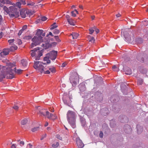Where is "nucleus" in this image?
Returning a JSON list of instances; mask_svg holds the SVG:
<instances>
[{
	"instance_id": "nucleus-61",
	"label": "nucleus",
	"mask_w": 148,
	"mask_h": 148,
	"mask_svg": "<svg viewBox=\"0 0 148 148\" xmlns=\"http://www.w3.org/2000/svg\"><path fill=\"white\" fill-rule=\"evenodd\" d=\"M3 34L2 32H1L0 33V38H1L2 37Z\"/></svg>"
},
{
	"instance_id": "nucleus-3",
	"label": "nucleus",
	"mask_w": 148,
	"mask_h": 148,
	"mask_svg": "<svg viewBox=\"0 0 148 148\" xmlns=\"http://www.w3.org/2000/svg\"><path fill=\"white\" fill-rule=\"evenodd\" d=\"M68 121L73 128L75 127V113L73 111L69 110L67 114Z\"/></svg>"
},
{
	"instance_id": "nucleus-58",
	"label": "nucleus",
	"mask_w": 148,
	"mask_h": 148,
	"mask_svg": "<svg viewBox=\"0 0 148 148\" xmlns=\"http://www.w3.org/2000/svg\"><path fill=\"white\" fill-rule=\"evenodd\" d=\"M2 20V16L0 14V24L1 23V22Z\"/></svg>"
},
{
	"instance_id": "nucleus-51",
	"label": "nucleus",
	"mask_w": 148,
	"mask_h": 148,
	"mask_svg": "<svg viewBox=\"0 0 148 148\" xmlns=\"http://www.w3.org/2000/svg\"><path fill=\"white\" fill-rule=\"evenodd\" d=\"M16 145L15 144H13L11 146V148H16Z\"/></svg>"
},
{
	"instance_id": "nucleus-49",
	"label": "nucleus",
	"mask_w": 148,
	"mask_h": 148,
	"mask_svg": "<svg viewBox=\"0 0 148 148\" xmlns=\"http://www.w3.org/2000/svg\"><path fill=\"white\" fill-rule=\"evenodd\" d=\"M23 32V31L21 29L19 31V32L18 33V36H20Z\"/></svg>"
},
{
	"instance_id": "nucleus-2",
	"label": "nucleus",
	"mask_w": 148,
	"mask_h": 148,
	"mask_svg": "<svg viewBox=\"0 0 148 148\" xmlns=\"http://www.w3.org/2000/svg\"><path fill=\"white\" fill-rule=\"evenodd\" d=\"M14 65L11 64H9L8 65L3 66L2 70L0 72V81H1L5 77L8 79H12L14 77L13 73V68Z\"/></svg>"
},
{
	"instance_id": "nucleus-27",
	"label": "nucleus",
	"mask_w": 148,
	"mask_h": 148,
	"mask_svg": "<svg viewBox=\"0 0 148 148\" xmlns=\"http://www.w3.org/2000/svg\"><path fill=\"white\" fill-rule=\"evenodd\" d=\"M5 3L12 5H14V3H12L10 0H6Z\"/></svg>"
},
{
	"instance_id": "nucleus-24",
	"label": "nucleus",
	"mask_w": 148,
	"mask_h": 148,
	"mask_svg": "<svg viewBox=\"0 0 148 148\" xmlns=\"http://www.w3.org/2000/svg\"><path fill=\"white\" fill-rule=\"evenodd\" d=\"M42 72H40V73H44V74H49L50 73V72L49 70L45 71V70L44 69V67L43 69Z\"/></svg>"
},
{
	"instance_id": "nucleus-9",
	"label": "nucleus",
	"mask_w": 148,
	"mask_h": 148,
	"mask_svg": "<svg viewBox=\"0 0 148 148\" xmlns=\"http://www.w3.org/2000/svg\"><path fill=\"white\" fill-rule=\"evenodd\" d=\"M58 52L57 51H52L50 53H47L49 54L48 56L49 58L52 60H55L56 58Z\"/></svg>"
},
{
	"instance_id": "nucleus-26",
	"label": "nucleus",
	"mask_w": 148,
	"mask_h": 148,
	"mask_svg": "<svg viewBox=\"0 0 148 148\" xmlns=\"http://www.w3.org/2000/svg\"><path fill=\"white\" fill-rule=\"evenodd\" d=\"M57 25H56V23H54L51 26L50 29L51 30L57 27Z\"/></svg>"
},
{
	"instance_id": "nucleus-53",
	"label": "nucleus",
	"mask_w": 148,
	"mask_h": 148,
	"mask_svg": "<svg viewBox=\"0 0 148 148\" xmlns=\"http://www.w3.org/2000/svg\"><path fill=\"white\" fill-rule=\"evenodd\" d=\"M66 18L67 19V21H68V20L69 19H70L71 18H70V16L69 15H66Z\"/></svg>"
},
{
	"instance_id": "nucleus-45",
	"label": "nucleus",
	"mask_w": 148,
	"mask_h": 148,
	"mask_svg": "<svg viewBox=\"0 0 148 148\" xmlns=\"http://www.w3.org/2000/svg\"><path fill=\"white\" fill-rule=\"evenodd\" d=\"M47 19V18L45 16L42 17L41 18V20L42 21H45Z\"/></svg>"
},
{
	"instance_id": "nucleus-22",
	"label": "nucleus",
	"mask_w": 148,
	"mask_h": 148,
	"mask_svg": "<svg viewBox=\"0 0 148 148\" xmlns=\"http://www.w3.org/2000/svg\"><path fill=\"white\" fill-rule=\"evenodd\" d=\"M137 133L138 134H140L142 132V128L141 127H140L139 125L137 126Z\"/></svg>"
},
{
	"instance_id": "nucleus-54",
	"label": "nucleus",
	"mask_w": 148,
	"mask_h": 148,
	"mask_svg": "<svg viewBox=\"0 0 148 148\" xmlns=\"http://www.w3.org/2000/svg\"><path fill=\"white\" fill-rule=\"evenodd\" d=\"M27 5H34V3H27Z\"/></svg>"
},
{
	"instance_id": "nucleus-52",
	"label": "nucleus",
	"mask_w": 148,
	"mask_h": 148,
	"mask_svg": "<svg viewBox=\"0 0 148 148\" xmlns=\"http://www.w3.org/2000/svg\"><path fill=\"white\" fill-rule=\"evenodd\" d=\"M46 134H45L40 139L41 140H43V139L45 138L46 137Z\"/></svg>"
},
{
	"instance_id": "nucleus-38",
	"label": "nucleus",
	"mask_w": 148,
	"mask_h": 148,
	"mask_svg": "<svg viewBox=\"0 0 148 148\" xmlns=\"http://www.w3.org/2000/svg\"><path fill=\"white\" fill-rule=\"evenodd\" d=\"M13 108L15 110H18L19 107L18 105H15L13 107Z\"/></svg>"
},
{
	"instance_id": "nucleus-46",
	"label": "nucleus",
	"mask_w": 148,
	"mask_h": 148,
	"mask_svg": "<svg viewBox=\"0 0 148 148\" xmlns=\"http://www.w3.org/2000/svg\"><path fill=\"white\" fill-rule=\"evenodd\" d=\"M14 39H10L8 40V42L10 44H11L12 43L14 42Z\"/></svg>"
},
{
	"instance_id": "nucleus-50",
	"label": "nucleus",
	"mask_w": 148,
	"mask_h": 148,
	"mask_svg": "<svg viewBox=\"0 0 148 148\" xmlns=\"http://www.w3.org/2000/svg\"><path fill=\"white\" fill-rule=\"evenodd\" d=\"M32 147V145L30 144H28L27 146V147L28 148H31Z\"/></svg>"
},
{
	"instance_id": "nucleus-36",
	"label": "nucleus",
	"mask_w": 148,
	"mask_h": 148,
	"mask_svg": "<svg viewBox=\"0 0 148 148\" xmlns=\"http://www.w3.org/2000/svg\"><path fill=\"white\" fill-rule=\"evenodd\" d=\"M90 34H92L94 32V30L92 29V28H90L89 30Z\"/></svg>"
},
{
	"instance_id": "nucleus-15",
	"label": "nucleus",
	"mask_w": 148,
	"mask_h": 148,
	"mask_svg": "<svg viewBox=\"0 0 148 148\" xmlns=\"http://www.w3.org/2000/svg\"><path fill=\"white\" fill-rule=\"evenodd\" d=\"M49 54H47L46 56L44 58V60L45 61H46V63L47 64H49L50 63V60H49L50 58L49 57Z\"/></svg>"
},
{
	"instance_id": "nucleus-47",
	"label": "nucleus",
	"mask_w": 148,
	"mask_h": 148,
	"mask_svg": "<svg viewBox=\"0 0 148 148\" xmlns=\"http://www.w3.org/2000/svg\"><path fill=\"white\" fill-rule=\"evenodd\" d=\"M56 137L57 138L60 140H62V138L59 135H57Z\"/></svg>"
},
{
	"instance_id": "nucleus-33",
	"label": "nucleus",
	"mask_w": 148,
	"mask_h": 148,
	"mask_svg": "<svg viewBox=\"0 0 148 148\" xmlns=\"http://www.w3.org/2000/svg\"><path fill=\"white\" fill-rule=\"evenodd\" d=\"M59 144L58 142H57L55 143H54V144L52 145V146L53 147L56 148L57 147L58 145Z\"/></svg>"
},
{
	"instance_id": "nucleus-25",
	"label": "nucleus",
	"mask_w": 148,
	"mask_h": 148,
	"mask_svg": "<svg viewBox=\"0 0 148 148\" xmlns=\"http://www.w3.org/2000/svg\"><path fill=\"white\" fill-rule=\"evenodd\" d=\"M18 144H19V145L22 147L24 145V142L23 141H21L20 140H18L17 141Z\"/></svg>"
},
{
	"instance_id": "nucleus-4",
	"label": "nucleus",
	"mask_w": 148,
	"mask_h": 148,
	"mask_svg": "<svg viewBox=\"0 0 148 148\" xmlns=\"http://www.w3.org/2000/svg\"><path fill=\"white\" fill-rule=\"evenodd\" d=\"M38 114L42 116H47L49 119L53 120H55L57 118V117L49 112L45 109H42L40 111Z\"/></svg>"
},
{
	"instance_id": "nucleus-63",
	"label": "nucleus",
	"mask_w": 148,
	"mask_h": 148,
	"mask_svg": "<svg viewBox=\"0 0 148 148\" xmlns=\"http://www.w3.org/2000/svg\"><path fill=\"white\" fill-rule=\"evenodd\" d=\"M91 18L92 20H93L95 18V16H91Z\"/></svg>"
},
{
	"instance_id": "nucleus-40",
	"label": "nucleus",
	"mask_w": 148,
	"mask_h": 148,
	"mask_svg": "<svg viewBox=\"0 0 148 148\" xmlns=\"http://www.w3.org/2000/svg\"><path fill=\"white\" fill-rule=\"evenodd\" d=\"M39 129V127H34L32 129V130L33 132H34L37 130Z\"/></svg>"
},
{
	"instance_id": "nucleus-42",
	"label": "nucleus",
	"mask_w": 148,
	"mask_h": 148,
	"mask_svg": "<svg viewBox=\"0 0 148 148\" xmlns=\"http://www.w3.org/2000/svg\"><path fill=\"white\" fill-rule=\"evenodd\" d=\"M112 69L114 71H117L118 70L117 68L115 65H114L112 66Z\"/></svg>"
},
{
	"instance_id": "nucleus-1",
	"label": "nucleus",
	"mask_w": 148,
	"mask_h": 148,
	"mask_svg": "<svg viewBox=\"0 0 148 148\" xmlns=\"http://www.w3.org/2000/svg\"><path fill=\"white\" fill-rule=\"evenodd\" d=\"M45 33H43V30L42 29H38L36 33V34L32 39L33 42L32 45L31 47L32 48L37 45L39 44L40 43L43 42L42 46L45 49H47L49 46V41L48 40H44L42 39V36H45Z\"/></svg>"
},
{
	"instance_id": "nucleus-31",
	"label": "nucleus",
	"mask_w": 148,
	"mask_h": 148,
	"mask_svg": "<svg viewBox=\"0 0 148 148\" xmlns=\"http://www.w3.org/2000/svg\"><path fill=\"white\" fill-rule=\"evenodd\" d=\"M27 122V120L26 119H24L21 121V123L23 125L25 124Z\"/></svg>"
},
{
	"instance_id": "nucleus-43",
	"label": "nucleus",
	"mask_w": 148,
	"mask_h": 148,
	"mask_svg": "<svg viewBox=\"0 0 148 148\" xmlns=\"http://www.w3.org/2000/svg\"><path fill=\"white\" fill-rule=\"evenodd\" d=\"M54 37L56 40L58 42H59L60 41L58 36H55Z\"/></svg>"
},
{
	"instance_id": "nucleus-12",
	"label": "nucleus",
	"mask_w": 148,
	"mask_h": 148,
	"mask_svg": "<svg viewBox=\"0 0 148 148\" xmlns=\"http://www.w3.org/2000/svg\"><path fill=\"white\" fill-rule=\"evenodd\" d=\"M10 51L9 49H3L2 51L0 53V56L1 57H4L5 56L7 55L9 53Z\"/></svg>"
},
{
	"instance_id": "nucleus-20",
	"label": "nucleus",
	"mask_w": 148,
	"mask_h": 148,
	"mask_svg": "<svg viewBox=\"0 0 148 148\" xmlns=\"http://www.w3.org/2000/svg\"><path fill=\"white\" fill-rule=\"evenodd\" d=\"M17 47L15 45L11 47L9 49L10 51H13L17 49Z\"/></svg>"
},
{
	"instance_id": "nucleus-5",
	"label": "nucleus",
	"mask_w": 148,
	"mask_h": 148,
	"mask_svg": "<svg viewBox=\"0 0 148 148\" xmlns=\"http://www.w3.org/2000/svg\"><path fill=\"white\" fill-rule=\"evenodd\" d=\"M42 63L39 61H36L35 62L34 67L35 69L38 72H42L43 69L44 68V66H43Z\"/></svg>"
},
{
	"instance_id": "nucleus-17",
	"label": "nucleus",
	"mask_w": 148,
	"mask_h": 148,
	"mask_svg": "<svg viewBox=\"0 0 148 148\" xmlns=\"http://www.w3.org/2000/svg\"><path fill=\"white\" fill-rule=\"evenodd\" d=\"M69 24L72 25H75V22L71 18L70 19H68L67 21Z\"/></svg>"
},
{
	"instance_id": "nucleus-32",
	"label": "nucleus",
	"mask_w": 148,
	"mask_h": 148,
	"mask_svg": "<svg viewBox=\"0 0 148 148\" xmlns=\"http://www.w3.org/2000/svg\"><path fill=\"white\" fill-rule=\"evenodd\" d=\"M143 80L142 79H139L137 81V84L139 85H141L143 83Z\"/></svg>"
},
{
	"instance_id": "nucleus-16",
	"label": "nucleus",
	"mask_w": 148,
	"mask_h": 148,
	"mask_svg": "<svg viewBox=\"0 0 148 148\" xmlns=\"http://www.w3.org/2000/svg\"><path fill=\"white\" fill-rule=\"evenodd\" d=\"M9 64H13L14 65V66H13V69L14 68V71L13 72V73H14H14L15 71V72L16 73H17L18 74H20L22 72V70H21L19 69V70H17L16 71V70H15V69H16V67H15V65L14 64H12V63H10Z\"/></svg>"
},
{
	"instance_id": "nucleus-41",
	"label": "nucleus",
	"mask_w": 148,
	"mask_h": 148,
	"mask_svg": "<svg viewBox=\"0 0 148 148\" xmlns=\"http://www.w3.org/2000/svg\"><path fill=\"white\" fill-rule=\"evenodd\" d=\"M21 4L23 5H25L26 4L25 0H20Z\"/></svg>"
},
{
	"instance_id": "nucleus-64",
	"label": "nucleus",
	"mask_w": 148,
	"mask_h": 148,
	"mask_svg": "<svg viewBox=\"0 0 148 148\" xmlns=\"http://www.w3.org/2000/svg\"><path fill=\"white\" fill-rule=\"evenodd\" d=\"M79 8H81V9H83V6L82 5H80L79 6Z\"/></svg>"
},
{
	"instance_id": "nucleus-37",
	"label": "nucleus",
	"mask_w": 148,
	"mask_h": 148,
	"mask_svg": "<svg viewBox=\"0 0 148 148\" xmlns=\"http://www.w3.org/2000/svg\"><path fill=\"white\" fill-rule=\"evenodd\" d=\"M59 33V31L57 29H55L54 30L53 33L55 34H58Z\"/></svg>"
},
{
	"instance_id": "nucleus-13",
	"label": "nucleus",
	"mask_w": 148,
	"mask_h": 148,
	"mask_svg": "<svg viewBox=\"0 0 148 148\" xmlns=\"http://www.w3.org/2000/svg\"><path fill=\"white\" fill-rule=\"evenodd\" d=\"M70 98V97H63V100L64 103L69 106L71 102Z\"/></svg>"
},
{
	"instance_id": "nucleus-10",
	"label": "nucleus",
	"mask_w": 148,
	"mask_h": 148,
	"mask_svg": "<svg viewBox=\"0 0 148 148\" xmlns=\"http://www.w3.org/2000/svg\"><path fill=\"white\" fill-rule=\"evenodd\" d=\"M79 78L77 76H76L74 78H70V82L73 86H75L77 85V82L79 80Z\"/></svg>"
},
{
	"instance_id": "nucleus-56",
	"label": "nucleus",
	"mask_w": 148,
	"mask_h": 148,
	"mask_svg": "<svg viewBox=\"0 0 148 148\" xmlns=\"http://www.w3.org/2000/svg\"><path fill=\"white\" fill-rule=\"evenodd\" d=\"M6 0H0V1L3 3H5Z\"/></svg>"
},
{
	"instance_id": "nucleus-6",
	"label": "nucleus",
	"mask_w": 148,
	"mask_h": 148,
	"mask_svg": "<svg viewBox=\"0 0 148 148\" xmlns=\"http://www.w3.org/2000/svg\"><path fill=\"white\" fill-rule=\"evenodd\" d=\"M31 56L34 57L35 56H37L38 58L42 55V51L39 50V48L37 47L31 51Z\"/></svg>"
},
{
	"instance_id": "nucleus-39",
	"label": "nucleus",
	"mask_w": 148,
	"mask_h": 148,
	"mask_svg": "<svg viewBox=\"0 0 148 148\" xmlns=\"http://www.w3.org/2000/svg\"><path fill=\"white\" fill-rule=\"evenodd\" d=\"M27 25H25L22 27V29H21L24 31L27 28Z\"/></svg>"
},
{
	"instance_id": "nucleus-44",
	"label": "nucleus",
	"mask_w": 148,
	"mask_h": 148,
	"mask_svg": "<svg viewBox=\"0 0 148 148\" xmlns=\"http://www.w3.org/2000/svg\"><path fill=\"white\" fill-rule=\"evenodd\" d=\"M91 38L89 40V41L91 42H94L95 41L94 38L93 37H90Z\"/></svg>"
},
{
	"instance_id": "nucleus-19",
	"label": "nucleus",
	"mask_w": 148,
	"mask_h": 148,
	"mask_svg": "<svg viewBox=\"0 0 148 148\" xmlns=\"http://www.w3.org/2000/svg\"><path fill=\"white\" fill-rule=\"evenodd\" d=\"M76 13L78 14V11L76 9L74 10L73 11L71 12V15L73 17H75L76 16Z\"/></svg>"
},
{
	"instance_id": "nucleus-7",
	"label": "nucleus",
	"mask_w": 148,
	"mask_h": 148,
	"mask_svg": "<svg viewBox=\"0 0 148 148\" xmlns=\"http://www.w3.org/2000/svg\"><path fill=\"white\" fill-rule=\"evenodd\" d=\"M20 14L22 18H25L26 17V14L30 15L31 14V13L28 10H22L20 11Z\"/></svg>"
},
{
	"instance_id": "nucleus-55",
	"label": "nucleus",
	"mask_w": 148,
	"mask_h": 148,
	"mask_svg": "<svg viewBox=\"0 0 148 148\" xmlns=\"http://www.w3.org/2000/svg\"><path fill=\"white\" fill-rule=\"evenodd\" d=\"M49 35L51 36H53V35L52 34V33L51 32H49V34L47 35V36L48 37V36Z\"/></svg>"
},
{
	"instance_id": "nucleus-14",
	"label": "nucleus",
	"mask_w": 148,
	"mask_h": 148,
	"mask_svg": "<svg viewBox=\"0 0 148 148\" xmlns=\"http://www.w3.org/2000/svg\"><path fill=\"white\" fill-rule=\"evenodd\" d=\"M10 18H17L19 16V13L18 11H16L14 14H9Z\"/></svg>"
},
{
	"instance_id": "nucleus-29",
	"label": "nucleus",
	"mask_w": 148,
	"mask_h": 148,
	"mask_svg": "<svg viewBox=\"0 0 148 148\" xmlns=\"http://www.w3.org/2000/svg\"><path fill=\"white\" fill-rule=\"evenodd\" d=\"M3 9L5 11L7 14H8L9 12V11L8 8L6 6H4L3 7Z\"/></svg>"
},
{
	"instance_id": "nucleus-62",
	"label": "nucleus",
	"mask_w": 148,
	"mask_h": 148,
	"mask_svg": "<svg viewBox=\"0 0 148 148\" xmlns=\"http://www.w3.org/2000/svg\"><path fill=\"white\" fill-rule=\"evenodd\" d=\"M48 125V123L47 122H46L45 124V126L46 127Z\"/></svg>"
},
{
	"instance_id": "nucleus-57",
	"label": "nucleus",
	"mask_w": 148,
	"mask_h": 148,
	"mask_svg": "<svg viewBox=\"0 0 148 148\" xmlns=\"http://www.w3.org/2000/svg\"><path fill=\"white\" fill-rule=\"evenodd\" d=\"M66 63H64L62 64V67H64L66 66Z\"/></svg>"
},
{
	"instance_id": "nucleus-59",
	"label": "nucleus",
	"mask_w": 148,
	"mask_h": 148,
	"mask_svg": "<svg viewBox=\"0 0 148 148\" xmlns=\"http://www.w3.org/2000/svg\"><path fill=\"white\" fill-rule=\"evenodd\" d=\"M95 31L97 34L99 32V30L98 29H95Z\"/></svg>"
},
{
	"instance_id": "nucleus-60",
	"label": "nucleus",
	"mask_w": 148,
	"mask_h": 148,
	"mask_svg": "<svg viewBox=\"0 0 148 148\" xmlns=\"http://www.w3.org/2000/svg\"><path fill=\"white\" fill-rule=\"evenodd\" d=\"M117 17H119L121 16V15L119 14H118L116 15Z\"/></svg>"
},
{
	"instance_id": "nucleus-30",
	"label": "nucleus",
	"mask_w": 148,
	"mask_h": 148,
	"mask_svg": "<svg viewBox=\"0 0 148 148\" xmlns=\"http://www.w3.org/2000/svg\"><path fill=\"white\" fill-rule=\"evenodd\" d=\"M21 63L22 64L23 66L24 67H25L27 65L26 62L24 60H21Z\"/></svg>"
},
{
	"instance_id": "nucleus-18",
	"label": "nucleus",
	"mask_w": 148,
	"mask_h": 148,
	"mask_svg": "<svg viewBox=\"0 0 148 148\" xmlns=\"http://www.w3.org/2000/svg\"><path fill=\"white\" fill-rule=\"evenodd\" d=\"M73 37V38L74 39H76L79 36V34L75 32H73L72 34H71Z\"/></svg>"
},
{
	"instance_id": "nucleus-23",
	"label": "nucleus",
	"mask_w": 148,
	"mask_h": 148,
	"mask_svg": "<svg viewBox=\"0 0 148 148\" xmlns=\"http://www.w3.org/2000/svg\"><path fill=\"white\" fill-rule=\"evenodd\" d=\"M125 74L130 75L131 74V71L130 68H127V69L125 71Z\"/></svg>"
},
{
	"instance_id": "nucleus-28",
	"label": "nucleus",
	"mask_w": 148,
	"mask_h": 148,
	"mask_svg": "<svg viewBox=\"0 0 148 148\" xmlns=\"http://www.w3.org/2000/svg\"><path fill=\"white\" fill-rule=\"evenodd\" d=\"M79 87L80 90H84L85 88L84 85L82 84H80L79 85Z\"/></svg>"
},
{
	"instance_id": "nucleus-34",
	"label": "nucleus",
	"mask_w": 148,
	"mask_h": 148,
	"mask_svg": "<svg viewBox=\"0 0 148 148\" xmlns=\"http://www.w3.org/2000/svg\"><path fill=\"white\" fill-rule=\"evenodd\" d=\"M123 118V119L125 120V121H123L122 120L121 121V122L123 123H125L127 122L128 121V120L126 117H125V116H124V117Z\"/></svg>"
},
{
	"instance_id": "nucleus-8",
	"label": "nucleus",
	"mask_w": 148,
	"mask_h": 148,
	"mask_svg": "<svg viewBox=\"0 0 148 148\" xmlns=\"http://www.w3.org/2000/svg\"><path fill=\"white\" fill-rule=\"evenodd\" d=\"M21 3L19 1H18L14 5H13V6H11L9 7V9L10 11H13L14 10H17V9L15 7H18L19 8H21Z\"/></svg>"
},
{
	"instance_id": "nucleus-21",
	"label": "nucleus",
	"mask_w": 148,
	"mask_h": 148,
	"mask_svg": "<svg viewBox=\"0 0 148 148\" xmlns=\"http://www.w3.org/2000/svg\"><path fill=\"white\" fill-rule=\"evenodd\" d=\"M49 70L52 73H55L56 72L55 68L53 66H50L49 68Z\"/></svg>"
},
{
	"instance_id": "nucleus-35",
	"label": "nucleus",
	"mask_w": 148,
	"mask_h": 148,
	"mask_svg": "<svg viewBox=\"0 0 148 148\" xmlns=\"http://www.w3.org/2000/svg\"><path fill=\"white\" fill-rule=\"evenodd\" d=\"M16 42L19 45H20L22 43L21 40L20 39H17L16 40Z\"/></svg>"
},
{
	"instance_id": "nucleus-11",
	"label": "nucleus",
	"mask_w": 148,
	"mask_h": 148,
	"mask_svg": "<svg viewBox=\"0 0 148 148\" xmlns=\"http://www.w3.org/2000/svg\"><path fill=\"white\" fill-rule=\"evenodd\" d=\"M76 143L79 148H82L84 144L79 138H77L76 139Z\"/></svg>"
},
{
	"instance_id": "nucleus-48",
	"label": "nucleus",
	"mask_w": 148,
	"mask_h": 148,
	"mask_svg": "<svg viewBox=\"0 0 148 148\" xmlns=\"http://www.w3.org/2000/svg\"><path fill=\"white\" fill-rule=\"evenodd\" d=\"M99 136L100 138H102L103 137V134L102 132H100L99 134Z\"/></svg>"
}]
</instances>
